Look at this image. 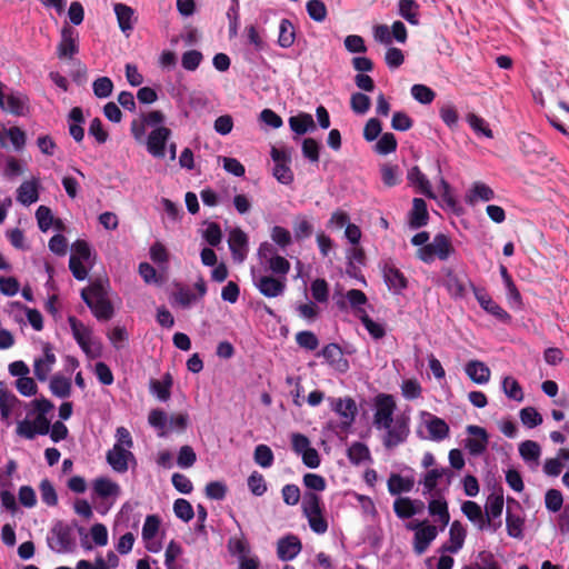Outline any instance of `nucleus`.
Instances as JSON below:
<instances>
[{
    "mask_svg": "<svg viewBox=\"0 0 569 569\" xmlns=\"http://www.w3.org/2000/svg\"><path fill=\"white\" fill-rule=\"evenodd\" d=\"M121 495V487L108 477H99L92 482V499L96 502V510L106 515L116 503Z\"/></svg>",
    "mask_w": 569,
    "mask_h": 569,
    "instance_id": "nucleus-1",
    "label": "nucleus"
},
{
    "mask_svg": "<svg viewBox=\"0 0 569 569\" xmlns=\"http://www.w3.org/2000/svg\"><path fill=\"white\" fill-rule=\"evenodd\" d=\"M301 510L315 533L323 535L327 532L328 521L325 517V507L319 493L305 492L302 495Z\"/></svg>",
    "mask_w": 569,
    "mask_h": 569,
    "instance_id": "nucleus-2",
    "label": "nucleus"
},
{
    "mask_svg": "<svg viewBox=\"0 0 569 569\" xmlns=\"http://www.w3.org/2000/svg\"><path fill=\"white\" fill-rule=\"evenodd\" d=\"M94 262L96 253L87 241L77 240L72 243L69 268L77 280H84L88 277L89 269L93 267Z\"/></svg>",
    "mask_w": 569,
    "mask_h": 569,
    "instance_id": "nucleus-3",
    "label": "nucleus"
},
{
    "mask_svg": "<svg viewBox=\"0 0 569 569\" xmlns=\"http://www.w3.org/2000/svg\"><path fill=\"white\" fill-rule=\"evenodd\" d=\"M453 471L449 468H431L427 470L420 478V483L423 486L422 493L425 496L443 495L451 485Z\"/></svg>",
    "mask_w": 569,
    "mask_h": 569,
    "instance_id": "nucleus-4",
    "label": "nucleus"
},
{
    "mask_svg": "<svg viewBox=\"0 0 569 569\" xmlns=\"http://www.w3.org/2000/svg\"><path fill=\"white\" fill-rule=\"evenodd\" d=\"M410 417L406 413L396 416L386 426L376 427L385 432L382 441L386 448H393L405 442L410 432Z\"/></svg>",
    "mask_w": 569,
    "mask_h": 569,
    "instance_id": "nucleus-5",
    "label": "nucleus"
},
{
    "mask_svg": "<svg viewBox=\"0 0 569 569\" xmlns=\"http://www.w3.org/2000/svg\"><path fill=\"white\" fill-rule=\"evenodd\" d=\"M452 251L450 239L443 233H438L431 242L419 248L417 256L423 262L431 263L435 259L447 260Z\"/></svg>",
    "mask_w": 569,
    "mask_h": 569,
    "instance_id": "nucleus-6",
    "label": "nucleus"
},
{
    "mask_svg": "<svg viewBox=\"0 0 569 569\" xmlns=\"http://www.w3.org/2000/svg\"><path fill=\"white\" fill-rule=\"evenodd\" d=\"M6 90L7 87L0 81V109L18 117L28 114L30 102L27 94L20 91Z\"/></svg>",
    "mask_w": 569,
    "mask_h": 569,
    "instance_id": "nucleus-7",
    "label": "nucleus"
},
{
    "mask_svg": "<svg viewBox=\"0 0 569 569\" xmlns=\"http://www.w3.org/2000/svg\"><path fill=\"white\" fill-rule=\"evenodd\" d=\"M81 297L98 320H109L113 316V307L100 288L84 289Z\"/></svg>",
    "mask_w": 569,
    "mask_h": 569,
    "instance_id": "nucleus-8",
    "label": "nucleus"
},
{
    "mask_svg": "<svg viewBox=\"0 0 569 569\" xmlns=\"http://www.w3.org/2000/svg\"><path fill=\"white\" fill-rule=\"evenodd\" d=\"M252 281L258 291L267 298L281 297L287 288L286 278H279L268 274H257L251 270Z\"/></svg>",
    "mask_w": 569,
    "mask_h": 569,
    "instance_id": "nucleus-9",
    "label": "nucleus"
},
{
    "mask_svg": "<svg viewBox=\"0 0 569 569\" xmlns=\"http://www.w3.org/2000/svg\"><path fill=\"white\" fill-rule=\"evenodd\" d=\"M331 410L340 418L339 426L347 431L355 421L357 415V405L353 399L346 398H328Z\"/></svg>",
    "mask_w": 569,
    "mask_h": 569,
    "instance_id": "nucleus-10",
    "label": "nucleus"
},
{
    "mask_svg": "<svg viewBox=\"0 0 569 569\" xmlns=\"http://www.w3.org/2000/svg\"><path fill=\"white\" fill-rule=\"evenodd\" d=\"M171 136L172 131L169 128L152 129L146 139V148L149 154L153 158H164L166 148Z\"/></svg>",
    "mask_w": 569,
    "mask_h": 569,
    "instance_id": "nucleus-11",
    "label": "nucleus"
},
{
    "mask_svg": "<svg viewBox=\"0 0 569 569\" xmlns=\"http://www.w3.org/2000/svg\"><path fill=\"white\" fill-rule=\"evenodd\" d=\"M271 158L274 162L273 177L282 184H290L293 181V173L289 167L290 157L284 149L272 148Z\"/></svg>",
    "mask_w": 569,
    "mask_h": 569,
    "instance_id": "nucleus-12",
    "label": "nucleus"
},
{
    "mask_svg": "<svg viewBox=\"0 0 569 569\" xmlns=\"http://www.w3.org/2000/svg\"><path fill=\"white\" fill-rule=\"evenodd\" d=\"M60 42L57 47V53L60 59H71L79 52V34L70 26L62 27L60 32Z\"/></svg>",
    "mask_w": 569,
    "mask_h": 569,
    "instance_id": "nucleus-13",
    "label": "nucleus"
},
{
    "mask_svg": "<svg viewBox=\"0 0 569 569\" xmlns=\"http://www.w3.org/2000/svg\"><path fill=\"white\" fill-rule=\"evenodd\" d=\"M159 528L160 519L154 515L147 516L142 526L141 537L146 549L150 552H158L161 549V542L158 538Z\"/></svg>",
    "mask_w": 569,
    "mask_h": 569,
    "instance_id": "nucleus-14",
    "label": "nucleus"
},
{
    "mask_svg": "<svg viewBox=\"0 0 569 569\" xmlns=\"http://www.w3.org/2000/svg\"><path fill=\"white\" fill-rule=\"evenodd\" d=\"M228 244L232 259L238 263H242L249 251V239L247 233L239 228L232 229L229 232Z\"/></svg>",
    "mask_w": 569,
    "mask_h": 569,
    "instance_id": "nucleus-15",
    "label": "nucleus"
},
{
    "mask_svg": "<svg viewBox=\"0 0 569 569\" xmlns=\"http://www.w3.org/2000/svg\"><path fill=\"white\" fill-rule=\"evenodd\" d=\"M107 461L110 467L119 473H124L131 463L136 465V458L130 449L119 446H113L107 452Z\"/></svg>",
    "mask_w": 569,
    "mask_h": 569,
    "instance_id": "nucleus-16",
    "label": "nucleus"
},
{
    "mask_svg": "<svg viewBox=\"0 0 569 569\" xmlns=\"http://www.w3.org/2000/svg\"><path fill=\"white\" fill-rule=\"evenodd\" d=\"M396 402L390 395H379L376 399V410L373 415V425L386 426L395 416Z\"/></svg>",
    "mask_w": 569,
    "mask_h": 569,
    "instance_id": "nucleus-17",
    "label": "nucleus"
},
{
    "mask_svg": "<svg viewBox=\"0 0 569 569\" xmlns=\"http://www.w3.org/2000/svg\"><path fill=\"white\" fill-rule=\"evenodd\" d=\"M467 531L459 521H453L449 528L448 540L439 548L440 553H458L465 545Z\"/></svg>",
    "mask_w": 569,
    "mask_h": 569,
    "instance_id": "nucleus-18",
    "label": "nucleus"
},
{
    "mask_svg": "<svg viewBox=\"0 0 569 569\" xmlns=\"http://www.w3.org/2000/svg\"><path fill=\"white\" fill-rule=\"evenodd\" d=\"M442 284L453 299L463 298L467 292L468 280L465 276L458 274L451 268H445Z\"/></svg>",
    "mask_w": 569,
    "mask_h": 569,
    "instance_id": "nucleus-19",
    "label": "nucleus"
},
{
    "mask_svg": "<svg viewBox=\"0 0 569 569\" xmlns=\"http://www.w3.org/2000/svg\"><path fill=\"white\" fill-rule=\"evenodd\" d=\"M207 293V284L203 279H199L193 289L181 287L174 293V301L179 303L183 308H188L191 305L196 303L198 300L202 299Z\"/></svg>",
    "mask_w": 569,
    "mask_h": 569,
    "instance_id": "nucleus-20",
    "label": "nucleus"
},
{
    "mask_svg": "<svg viewBox=\"0 0 569 569\" xmlns=\"http://www.w3.org/2000/svg\"><path fill=\"white\" fill-rule=\"evenodd\" d=\"M469 284L472 288L477 301L485 311L505 322L510 319L509 313L505 311L496 301H493L483 288H478L472 283Z\"/></svg>",
    "mask_w": 569,
    "mask_h": 569,
    "instance_id": "nucleus-21",
    "label": "nucleus"
},
{
    "mask_svg": "<svg viewBox=\"0 0 569 569\" xmlns=\"http://www.w3.org/2000/svg\"><path fill=\"white\" fill-rule=\"evenodd\" d=\"M113 11L117 17L118 26L121 32L129 37L138 21V16L133 8L124 3H114Z\"/></svg>",
    "mask_w": 569,
    "mask_h": 569,
    "instance_id": "nucleus-22",
    "label": "nucleus"
},
{
    "mask_svg": "<svg viewBox=\"0 0 569 569\" xmlns=\"http://www.w3.org/2000/svg\"><path fill=\"white\" fill-rule=\"evenodd\" d=\"M56 355L52 347L46 343L42 349V356L34 359L33 372L38 380L46 381L56 363Z\"/></svg>",
    "mask_w": 569,
    "mask_h": 569,
    "instance_id": "nucleus-23",
    "label": "nucleus"
},
{
    "mask_svg": "<svg viewBox=\"0 0 569 569\" xmlns=\"http://www.w3.org/2000/svg\"><path fill=\"white\" fill-rule=\"evenodd\" d=\"M440 528L435 525H430L429 522L422 527V529L417 530V533L413 536L412 547L416 555H423L432 541L437 538Z\"/></svg>",
    "mask_w": 569,
    "mask_h": 569,
    "instance_id": "nucleus-24",
    "label": "nucleus"
},
{
    "mask_svg": "<svg viewBox=\"0 0 569 569\" xmlns=\"http://www.w3.org/2000/svg\"><path fill=\"white\" fill-rule=\"evenodd\" d=\"M467 432L472 436L466 440V448L472 456H479L486 451L488 446V433L479 427L470 425L467 427Z\"/></svg>",
    "mask_w": 569,
    "mask_h": 569,
    "instance_id": "nucleus-25",
    "label": "nucleus"
},
{
    "mask_svg": "<svg viewBox=\"0 0 569 569\" xmlns=\"http://www.w3.org/2000/svg\"><path fill=\"white\" fill-rule=\"evenodd\" d=\"M428 511L436 522H440V531H443L450 521L448 503L443 495L431 496L428 502Z\"/></svg>",
    "mask_w": 569,
    "mask_h": 569,
    "instance_id": "nucleus-26",
    "label": "nucleus"
},
{
    "mask_svg": "<svg viewBox=\"0 0 569 569\" xmlns=\"http://www.w3.org/2000/svg\"><path fill=\"white\" fill-rule=\"evenodd\" d=\"M48 543L51 550L63 553L72 549L73 539L70 531L60 526L52 529L51 536L48 538Z\"/></svg>",
    "mask_w": 569,
    "mask_h": 569,
    "instance_id": "nucleus-27",
    "label": "nucleus"
},
{
    "mask_svg": "<svg viewBox=\"0 0 569 569\" xmlns=\"http://www.w3.org/2000/svg\"><path fill=\"white\" fill-rule=\"evenodd\" d=\"M425 426L429 432V438L433 441H441L449 435V426L447 422L429 412H422Z\"/></svg>",
    "mask_w": 569,
    "mask_h": 569,
    "instance_id": "nucleus-28",
    "label": "nucleus"
},
{
    "mask_svg": "<svg viewBox=\"0 0 569 569\" xmlns=\"http://www.w3.org/2000/svg\"><path fill=\"white\" fill-rule=\"evenodd\" d=\"M407 179L409 184L415 187L418 192L428 197L429 199L437 200V196L432 190L431 183L426 174L419 169V167L415 166L408 170Z\"/></svg>",
    "mask_w": 569,
    "mask_h": 569,
    "instance_id": "nucleus-29",
    "label": "nucleus"
},
{
    "mask_svg": "<svg viewBox=\"0 0 569 569\" xmlns=\"http://www.w3.org/2000/svg\"><path fill=\"white\" fill-rule=\"evenodd\" d=\"M429 212L427 203L421 198H413L412 208L408 213V223L411 229H419L427 226Z\"/></svg>",
    "mask_w": 569,
    "mask_h": 569,
    "instance_id": "nucleus-30",
    "label": "nucleus"
},
{
    "mask_svg": "<svg viewBox=\"0 0 569 569\" xmlns=\"http://www.w3.org/2000/svg\"><path fill=\"white\" fill-rule=\"evenodd\" d=\"M495 199V191L485 182L476 181L471 184L465 196V201L475 206L478 202H488Z\"/></svg>",
    "mask_w": 569,
    "mask_h": 569,
    "instance_id": "nucleus-31",
    "label": "nucleus"
},
{
    "mask_svg": "<svg viewBox=\"0 0 569 569\" xmlns=\"http://www.w3.org/2000/svg\"><path fill=\"white\" fill-rule=\"evenodd\" d=\"M301 542L296 536H287L278 541L277 555L282 561L295 559L301 551Z\"/></svg>",
    "mask_w": 569,
    "mask_h": 569,
    "instance_id": "nucleus-32",
    "label": "nucleus"
},
{
    "mask_svg": "<svg viewBox=\"0 0 569 569\" xmlns=\"http://www.w3.org/2000/svg\"><path fill=\"white\" fill-rule=\"evenodd\" d=\"M465 516L480 530L491 527V519H486L481 507L475 501H465L461 506Z\"/></svg>",
    "mask_w": 569,
    "mask_h": 569,
    "instance_id": "nucleus-33",
    "label": "nucleus"
},
{
    "mask_svg": "<svg viewBox=\"0 0 569 569\" xmlns=\"http://www.w3.org/2000/svg\"><path fill=\"white\" fill-rule=\"evenodd\" d=\"M416 483L413 476H401L399 473H391L387 486L391 496H398L405 492H410Z\"/></svg>",
    "mask_w": 569,
    "mask_h": 569,
    "instance_id": "nucleus-34",
    "label": "nucleus"
},
{
    "mask_svg": "<svg viewBox=\"0 0 569 569\" xmlns=\"http://www.w3.org/2000/svg\"><path fill=\"white\" fill-rule=\"evenodd\" d=\"M465 371L475 383L486 385L490 380L491 371L482 361L471 360L467 362Z\"/></svg>",
    "mask_w": 569,
    "mask_h": 569,
    "instance_id": "nucleus-35",
    "label": "nucleus"
},
{
    "mask_svg": "<svg viewBox=\"0 0 569 569\" xmlns=\"http://www.w3.org/2000/svg\"><path fill=\"white\" fill-rule=\"evenodd\" d=\"M39 199V183L36 180L24 181L17 189V200L23 206H30Z\"/></svg>",
    "mask_w": 569,
    "mask_h": 569,
    "instance_id": "nucleus-36",
    "label": "nucleus"
},
{
    "mask_svg": "<svg viewBox=\"0 0 569 569\" xmlns=\"http://www.w3.org/2000/svg\"><path fill=\"white\" fill-rule=\"evenodd\" d=\"M383 278L390 290L395 293L401 292L407 287V280L395 266L386 264L383 268Z\"/></svg>",
    "mask_w": 569,
    "mask_h": 569,
    "instance_id": "nucleus-37",
    "label": "nucleus"
},
{
    "mask_svg": "<svg viewBox=\"0 0 569 569\" xmlns=\"http://www.w3.org/2000/svg\"><path fill=\"white\" fill-rule=\"evenodd\" d=\"M519 453L530 468L533 469L538 467L541 448L536 441L526 440L521 442L519 446Z\"/></svg>",
    "mask_w": 569,
    "mask_h": 569,
    "instance_id": "nucleus-38",
    "label": "nucleus"
},
{
    "mask_svg": "<svg viewBox=\"0 0 569 569\" xmlns=\"http://www.w3.org/2000/svg\"><path fill=\"white\" fill-rule=\"evenodd\" d=\"M569 461V449H559L555 458L547 459L543 463V472L550 477L561 473L563 463Z\"/></svg>",
    "mask_w": 569,
    "mask_h": 569,
    "instance_id": "nucleus-39",
    "label": "nucleus"
},
{
    "mask_svg": "<svg viewBox=\"0 0 569 569\" xmlns=\"http://www.w3.org/2000/svg\"><path fill=\"white\" fill-rule=\"evenodd\" d=\"M18 398L6 387L3 382H0V410L1 416L8 419L16 406L18 405Z\"/></svg>",
    "mask_w": 569,
    "mask_h": 569,
    "instance_id": "nucleus-40",
    "label": "nucleus"
},
{
    "mask_svg": "<svg viewBox=\"0 0 569 569\" xmlns=\"http://www.w3.org/2000/svg\"><path fill=\"white\" fill-rule=\"evenodd\" d=\"M399 14L412 26L419 24V4L415 0H400Z\"/></svg>",
    "mask_w": 569,
    "mask_h": 569,
    "instance_id": "nucleus-41",
    "label": "nucleus"
},
{
    "mask_svg": "<svg viewBox=\"0 0 569 569\" xmlns=\"http://www.w3.org/2000/svg\"><path fill=\"white\" fill-rule=\"evenodd\" d=\"M296 40V31L292 22L288 19H282L279 24L278 44L281 48H290Z\"/></svg>",
    "mask_w": 569,
    "mask_h": 569,
    "instance_id": "nucleus-42",
    "label": "nucleus"
},
{
    "mask_svg": "<svg viewBox=\"0 0 569 569\" xmlns=\"http://www.w3.org/2000/svg\"><path fill=\"white\" fill-rule=\"evenodd\" d=\"M438 188L440 191L441 206L445 209H448L453 212H458L459 211L458 202H457L456 198L453 197L450 184L445 180V178H442V177L440 178Z\"/></svg>",
    "mask_w": 569,
    "mask_h": 569,
    "instance_id": "nucleus-43",
    "label": "nucleus"
},
{
    "mask_svg": "<svg viewBox=\"0 0 569 569\" xmlns=\"http://www.w3.org/2000/svg\"><path fill=\"white\" fill-rule=\"evenodd\" d=\"M507 532L511 538H523L525 520L520 515L512 513L509 509L506 518Z\"/></svg>",
    "mask_w": 569,
    "mask_h": 569,
    "instance_id": "nucleus-44",
    "label": "nucleus"
},
{
    "mask_svg": "<svg viewBox=\"0 0 569 569\" xmlns=\"http://www.w3.org/2000/svg\"><path fill=\"white\" fill-rule=\"evenodd\" d=\"M291 130L298 134H305L315 128V121L311 114L300 113L289 119Z\"/></svg>",
    "mask_w": 569,
    "mask_h": 569,
    "instance_id": "nucleus-45",
    "label": "nucleus"
},
{
    "mask_svg": "<svg viewBox=\"0 0 569 569\" xmlns=\"http://www.w3.org/2000/svg\"><path fill=\"white\" fill-rule=\"evenodd\" d=\"M68 322L70 325L72 336L78 345L84 342V340H88L93 336L92 329L78 320L76 317L70 316L68 318Z\"/></svg>",
    "mask_w": 569,
    "mask_h": 569,
    "instance_id": "nucleus-46",
    "label": "nucleus"
},
{
    "mask_svg": "<svg viewBox=\"0 0 569 569\" xmlns=\"http://www.w3.org/2000/svg\"><path fill=\"white\" fill-rule=\"evenodd\" d=\"M359 320L367 329L368 333L376 340L381 339L386 335V328L382 322L372 320L367 311H359Z\"/></svg>",
    "mask_w": 569,
    "mask_h": 569,
    "instance_id": "nucleus-47",
    "label": "nucleus"
},
{
    "mask_svg": "<svg viewBox=\"0 0 569 569\" xmlns=\"http://www.w3.org/2000/svg\"><path fill=\"white\" fill-rule=\"evenodd\" d=\"M503 509V498L502 496H490L488 498L487 505H486V519H491V522L500 518ZM492 530L495 531L497 529V526L492 525Z\"/></svg>",
    "mask_w": 569,
    "mask_h": 569,
    "instance_id": "nucleus-48",
    "label": "nucleus"
},
{
    "mask_svg": "<svg viewBox=\"0 0 569 569\" xmlns=\"http://www.w3.org/2000/svg\"><path fill=\"white\" fill-rule=\"evenodd\" d=\"M381 180L387 187H395L401 181V172L398 166L385 163L380 167Z\"/></svg>",
    "mask_w": 569,
    "mask_h": 569,
    "instance_id": "nucleus-49",
    "label": "nucleus"
},
{
    "mask_svg": "<svg viewBox=\"0 0 569 569\" xmlns=\"http://www.w3.org/2000/svg\"><path fill=\"white\" fill-rule=\"evenodd\" d=\"M148 421L151 427H153L154 429L158 430L159 437L168 436V428H167L168 416L164 411H162L160 409H154V410L150 411Z\"/></svg>",
    "mask_w": 569,
    "mask_h": 569,
    "instance_id": "nucleus-50",
    "label": "nucleus"
},
{
    "mask_svg": "<svg viewBox=\"0 0 569 569\" xmlns=\"http://www.w3.org/2000/svg\"><path fill=\"white\" fill-rule=\"evenodd\" d=\"M51 392L59 398H67L71 391V381L62 376H53L50 381Z\"/></svg>",
    "mask_w": 569,
    "mask_h": 569,
    "instance_id": "nucleus-51",
    "label": "nucleus"
},
{
    "mask_svg": "<svg viewBox=\"0 0 569 569\" xmlns=\"http://www.w3.org/2000/svg\"><path fill=\"white\" fill-rule=\"evenodd\" d=\"M502 390L505 395L515 401L521 402L523 400V391L518 381L508 376L502 380Z\"/></svg>",
    "mask_w": 569,
    "mask_h": 569,
    "instance_id": "nucleus-52",
    "label": "nucleus"
},
{
    "mask_svg": "<svg viewBox=\"0 0 569 569\" xmlns=\"http://www.w3.org/2000/svg\"><path fill=\"white\" fill-rule=\"evenodd\" d=\"M348 458L355 465H360L370 459V451L362 442H355L348 449Z\"/></svg>",
    "mask_w": 569,
    "mask_h": 569,
    "instance_id": "nucleus-53",
    "label": "nucleus"
},
{
    "mask_svg": "<svg viewBox=\"0 0 569 569\" xmlns=\"http://www.w3.org/2000/svg\"><path fill=\"white\" fill-rule=\"evenodd\" d=\"M398 146L397 139L393 133L386 132L381 134L380 139L375 146V151L379 154H389L396 151Z\"/></svg>",
    "mask_w": 569,
    "mask_h": 569,
    "instance_id": "nucleus-54",
    "label": "nucleus"
},
{
    "mask_svg": "<svg viewBox=\"0 0 569 569\" xmlns=\"http://www.w3.org/2000/svg\"><path fill=\"white\" fill-rule=\"evenodd\" d=\"M393 510L401 519H408L416 515L413 501L407 497L397 498L393 502Z\"/></svg>",
    "mask_w": 569,
    "mask_h": 569,
    "instance_id": "nucleus-55",
    "label": "nucleus"
},
{
    "mask_svg": "<svg viewBox=\"0 0 569 569\" xmlns=\"http://www.w3.org/2000/svg\"><path fill=\"white\" fill-rule=\"evenodd\" d=\"M371 107L370 98L361 92H355L350 98V108L356 114H366Z\"/></svg>",
    "mask_w": 569,
    "mask_h": 569,
    "instance_id": "nucleus-56",
    "label": "nucleus"
},
{
    "mask_svg": "<svg viewBox=\"0 0 569 569\" xmlns=\"http://www.w3.org/2000/svg\"><path fill=\"white\" fill-rule=\"evenodd\" d=\"M253 459L260 467L270 468L273 463L274 456L267 445H258L254 449Z\"/></svg>",
    "mask_w": 569,
    "mask_h": 569,
    "instance_id": "nucleus-57",
    "label": "nucleus"
},
{
    "mask_svg": "<svg viewBox=\"0 0 569 569\" xmlns=\"http://www.w3.org/2000/svg\"><path fill=\"white\" fill-rule=\"evenodd\" d=\"M401 395L407 400H415L421 397L422 387L417 379H405L400 385Z\"/></svg>",
    "mask_w": 569,
    "mask_h": 569,
    "instance_id": "nucleus-58",
    "label": "nucleus"
},
{
    "mask_svg": "<svg viewBox=\"0 0 569 569\" xmlns=\"http://www.w3.org/2000/svg\"><path fill=\"white\" fill-rule=\"evenodd\" d=\"M410 92L412 98L422 104H430L436 97L435 91L425 84H413Z\"/></svg>",
    "mask_w": 569,
    "mask_h": 569,
    "instance_id": "nucleus-59",
    "label": "nucleus"
},
{
    "mask_svg": "<svg viewBox=\"0 0 569 569\" xmlns=\"http://www.w3.org/2000/svg\"><path fill=\"white\" fill-rule=\"evenodd\" d=\"M346 298L353 309L355 315L359 318V311H366L365 306L367 303L366 295L358 289H351L346 293Z\"/></svg>",
    "mask_w": 569,
    "mask_h": 569,
    "instance_id": "nucleus-60",
    "label": "nucleus"
},
{
    "mask_svg": "<svg viewBox=\"0 0 569 569\" xmlns=\"http://www.w3.org/2000/svg\"><path fill=\"white\" fill-rule=\"evenodd\" d=\"M519 416L522 425L527 428H535L542 423V416L533 407L522 408Z\"/></svg>",
    "mask_w": 569,
    "mask_h": 569,
    "instance_id": "nucleus-61",
    "label": "nucleus"
},
{
    "mask_svg": "<svg viewBox=\"0 0 569 569\" xmlns=\"http://www.w3.org/2000/svg\"><path fill=\"white\" fill-rule=\"evenodd\" d=\"M173 511L176 517L184 522H189L194 517V511L191 503L182 498L174 501Z\"/></svg>",
    "mask_w": 569,
    "mask_h": 569,
    "instance_id": "nucleus-62",
    "label": "nucleus"
},
{
    "mask_svg": "<svg viewBox=\"0 0 569 569\" xmlns=\"http://www.w3.org/2000/svg\"><path fill=\"white\" fill-rule=\"evenodd\" d=\"M306 9L309 17L316 22H322L327 18V8L321 0H309Z\"/></svg>",
    "mask_w": 569,
    "mask_h": 569,
    "instance_id": "nucleus-63",
    "label": "nucleus"
},
{
    "mask_svg": "<svg viewBox=\"0 0 569 569\" xmlns=\"http://www.w3.org/2000/svg\"><path fill=\"white\" fill-rule=\"evenodd\" d=\"M312 298L320 303L327 302L329 299V286L325 279H316L312 281L311 287Z\"/></svg>",
    "mask_w": 569,
    "mask_h": 569,
    "instance_id": "nucleus-64",
    "label": "nucleus"
}]
</instances>
